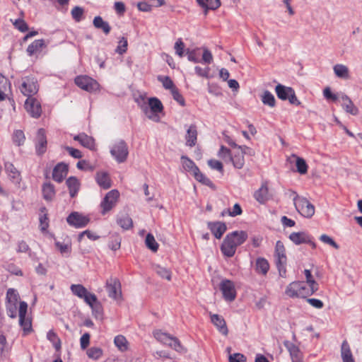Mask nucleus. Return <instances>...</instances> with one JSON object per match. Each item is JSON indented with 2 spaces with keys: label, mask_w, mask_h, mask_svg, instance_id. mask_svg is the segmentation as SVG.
Listing matches in <instances>:
<instances>
[{
  "label": "nucleus",
  "mask_w": 362,
  "mask_h": 362,
  "mask_svg": "<svg viewBox=\"0 0 362 362\" xmlns=\"http://www.w3.org/2000/svg\"><path fill=\"white\" fill-rule=\"evenodd\" d=\"M119 192L116 189H112L107 193L103 200L100 204V206L103 209L102 214H105L110 210H111L119 198Z\"/></svg>",
  "instance_id": "10"
},
{
  "label": "nucleus",
  "mask_w": 362,
  "mask_h": 362,
  "mask_svg": "<svg viewBox=\"0 0 362 362\" xmlns=\"http://www.w3.org/2000/svg\"><path fill=\"white\" fill-rule=\"evenodd\" d=\"M229 362H246V357L239 353L230 354L228 358Z\"/></svg>",
  "instance_id": "63"
},
{
  "label": "nucleus",
  "mask_w": 362,
  "mask_h": 362,
  "mask_svg": "<svg viewBox=\"0 0 362 362\" xmlns=\"http://www.w3.org/2000/svg\"><path fill=\"white\" fill-rule=\"evenodd\" d=\"M32 318H19V325L23 328L25 334L32 331Z\"/></svg>",
  "instance_id": "53"
},
{
  "label": "nucleus",
  "mask_w": 362,
  "mask_h": 362,
  "mask_svg": "<svg viewBox=\"0 0 362 362\" xmlns=\"http://www.w3.org/2000/svg\"><path fill=\"white\" fill-rule=\"evenodd\" d=\"M269 269L268 261L262 257H259L256 260L255 270L257 273L265 275Z\"/></svg>",
  "instance_id": "39"
},
{
  "label": "nucleus",
  "mask_w": 362,
  "mask_h": 362,
  "mask_svg": "<svg viewBox=\"0 0 362 362\" xmlns=\"http://www.w3.org/2000/svg\"><path fill=\"white\" fill-rule=\"evenodd\" d=\"M66 221L70 226L83 228L88 223L89 218L78 212H72L66 218Z\"/></svg>",
  "instance_id": "13"
},
{
  "label": "nucleus",
  "mask_w": 362,
  "mask_h": 362,
  "mask_svg": "<svg viewBox=\"0 0 362 362\" xmlns=\"http://www.w3.org/2000/svg\"><path fill=\"white\" fill-rule=\"evenodd\" d=\"M198 49L190 50L187 49L186 50V54L187 55V59L189 61L192 62L194 63H198L199 62V56L197 54V51Z\"/></svg>",
  "instance_id": "60"
},
{
  "label": "nucleus",
  "mask_w": 362,
  "mask_h": 362,
  "mask_svg": "<svg viewBox=\"0 0 362 362\" xmlns=\"http://www.w3.org/2000/svg\"><path fill=\"white\" fill-rule=\"evenodd\" d=\"M127 46H128V42H127V38L124 37H122L119 40V41L118 42V45H117L115 51H116V52H117L119 54H123L124 53H125L127 52Z\"/></svg>",
  "instance_id": "57"
},
{
  "label": "nucleus",
  "mask_w": 362,
  "mask_h": 362,
  "mask_svg": "<svg viewBox=\"0 0 362 362\" xmlns=\"http://www.w3.org/2000/svg\"><path fill=\"white\" fill-rule=\"evenodd\" d=\"M110 154L117 163H124L129 156L127 143L122 139L117 141L110 148Z\"/></svg>",
  "instance_id": "5"
},
{
  "label": "nucleus",
  "mask_w": 362,
  "mask_h": 362,
  "mask_svg": "<svg viewBox=\"0 0 362 362\" xmlns=\"http://www.w3.org/2000/svg\"><path fill=\"white\" fill-rule=\"evenodd\" d=\"M105 288L110 298L115 300L117 303H120L122 301V295L121 284L117 278L110 276L107 279L105 284Z\"/></svg>",
  "instance_id": "6"
},
{
  "label": "nucleus",
  "mask_w": 362,
  "mask_h": 362,
  "mask_svg": "<svg viewBox=\"0 0 362 362\" xmlns=\"http://www.w3.org/2000/svg\"><path fill=\"white\" fill-rule=\"evenodd\" d=\"M292 88L286 87L281 84H278L275 88V91L277 97L282 100H286L289 96L290 92H291Z\"/></svg>",
  "instance_id": "41"
},
{
  "label": "nucleus",
  "mask_w": 362,
  "mask_h": 362,
  "mask_svg": "<svg viewBox=\"0 0 362 362\" xmlns=\"http://www.w3.org/2000/svg\"><path fill=\"white\" fill-rule=\"evenodd\" d=\"M46 46L47 45L44 40H35L28 45L26 52L28 56L31 57L33 54L41 52L43 48L46 47Z\"/></svg>",
  "instance_id": "23"
},
{
  "label": "nucleus",
  "mask_w": 362,
  "mask_h": 362,
  "mask_svg": "<svg viewBox=\"0 0 362 362\" xmlns=\"http://www.w3.org/2000/svg\"><path fill=\"white\" fill-rule=\"evenodd\" d=\"M181 161L182 167L185 169V170L190 173L192 175L194 173V172L198 171L199 168L196 165L194 162L192 160L189 159L188 157L185 156H182Z\"/></svg>",
  "instance_id": "36"
},
{
  "label": "nucleus",
  "mask_w": 362,
  "mask_h": 362,
  "mask_svg": "<svg viewBox=\"0 0 362 362\" xmlns=\"http://www.w3.org/2000/svg\"><path fill=\"white\" fill-rule=\"evenodd\" d=\"M274 258L279 275L282 277H286L287 258L284 245L280 240H278L276 243Z\"/></svg>",
  "instance_id": "4"
},
{
  "label": "nucleus",
  "mask_w": 362,
  "mask_h": 362,
  "mask_svg": "<svg viewBox=\"0 0 362 362\" xmlns=\"http://www.w3.org/2000/svg\"><path fill=\"white\" fill-rule=\"evenodd\" d=\"M207 225L209 229L217 239H220L227 229L226 223L220 221L209 222Z\"/></svg>",
  "instance_id": "17"
},
{
  "label": "nucleus",
  "mask_w": 362,
  "mask_h": 362,
  "mask_svg": "<svg viewBox=\"0 0 362 362\" xmlns=\"http://www.w3.org/2000/svg\"><path fill=\"white\" fill-rule=\"evenodd\" d=\"M232 154L233 151L224 146H221L218 152V156L226 163H230L232 160Z\"/></svg>",
  "instance_id": "43"
},
{
  "label": "nucleus",
  "mask_w": 362,
  "mask_h": 362,
  "mask_svg": "<svg viewBox=\"0 0 362 362\" xmlns=\"http://www.w3.org/2000/svg\"><path fill=\"white\" fill-rule=\"evenodd\" d=\"M75 83L81 89L93 93L99 90L100 85L91 77L88 76H78L75 78Z\"/></svg>",
  "instance_id": "8"
},
{
  "label": "nucleus",
  "mask_w": 362,
  "mask_h": 362,
  "mask_svg": "<svg viewBox=\"0 0 362 362\" xmlns=\"http://www.w3.org/2000/svg\"><path fill=\"white\" fill-rule=\"evenodd\" d=\"M10 348L8 346L6 336L0 332V357L1 360L8 359Z\"/></svg>",
  "instance_id": "33"
},
{
  "label": "nucleus",
  "mask_w": 362,
  "mask_h": 362,
  "mask_svg": "<svg viewBox=\"0 0 362 362\" xmlns=\"http://www.w3.org/2000/svg\"><path fill=\"white\" fill-rule=\"evenodd\" d=\"M254 197L261 204H264L269 200V194L267 183H263L261 187L255 192Z\"/></svg>",
  "instance_id": "21"
},
{
  "label": "nucleus",
  "mask_w": 362,
  "mask_h": 362,
  "mask_svg": "<svg viewBox=\"0 0 362 362\" xmlns=\"http://www.w3.org/2000/svg\"><path fill=\"white\" fill-rule=\"evenodd\" d=\"M197 134L198 132L197 126L195 124L189 125L185 134V144L189 147L194 146L197 144Z\"/></svg>",
  "instance_id": "19"
},
{
  "label": "nucleus",
  "mask_w": 362,
  "mask_h": 362,
  "mask_svg": "<svg viewBox=\"0 0 362 362\" xmlns=\"http://www.w3.org/2000/svg\"><path fill=\"white\" fill-rule=\"evenodd\" d=\"M192 175L198 182H199L206 186H209L211 188L214 187L213 182L207 177H206L203 173H202L199 168H198V171L194 172Z\"/></svg>",
  "instance_id": "44"
},
{
  "label": "nucleus",
  "mask_w": 362,
  "mask_h": 362,
  "mask_svg": "<svg viewBox=\"0 0 362 362\" xmlns=\"http://www.w3.org/2000/svg\"><path fill=\"white\" fill-rule=\"evenodd\" d=\"M47 138L45 136V131L43 129H40L37 131L36 139L35 149L38 155L43 154L47 150Z\"/></svg>",
  "instance_id": "15"
},
{
  "label": "nucleus",
  "mask_w": 362,
  "mask_h": 362,
  "mask_svg": "<svg viewBox=\"0 0 362 362\" xmlns=\"http://www.w3.org/2000/svg\"><path fill=\"white\" fill-rule=\"evenodd\" d=\"M220 290L222 292L223 298L228 302L235 300L236 291L234 284L228 279L223 280L220 284Z\"/></svg>",
  "instance_id": "11"
},
{
  "label": "nucleus",
  "mask_w": 362,
  "mask_h": 362,
  "mask_svg": "<svg viewBox=\"0 0 362 362\" xmlns=\"http://www.w3.org/2000/svg\"><path fill=\"white\" fill-rule=\"evenodd\" d=\"M142 110L148 119L154 122H158L160 117L158 114L163 111V106L160 100L157 98H150L148 99V105L143 106Z\"/></svg>",
  "instance_id": "3"
},
{
  "label": "nucleus",
  "mask_w": 362,
  "mask_h": 362,
  "mask_svg": "<svg viewBox=\"0 0 362 362\" xmlns=\"http://www.w3.org/2000/svg\"><path fill=\"white\" fill-rule=\"evenodd\" d=\"M155 272L161 278L170 281L171 279V272L168 269L160 265L154 266Z\"/></svg>",
  "instance_id": "46"
},
{
  "label": "nucleus",
  "mask_w": 362,
  "mask_h": 362,
  "mask_svg": "<svg viewBox=\"0 0 362 362\" xmlns=\"http://www.w3.org/2000/svg\"><path fill=\"white\" fill-rule=\"evenodd\" d=\"M284 344L288 351L292 361H296L297 359L302 358V354L299 348L293 343L288 340H285L284 341Z\"/></svg>",
  "instance_id": "28"
},
{
  "label": "nucleus",
  "mask_w": 362,
  "mask_h": 362,
  "mask_svg": "<svg viewBox=\"0 0 362 362\" xmlns=\"http://www.w3.org/2000/svg\"><path fill=\"white\" fill-rule=\"evenodd\" d=\"M289 239L295 245H300L310 242V236L305 231L291 233L289 235Z\"/></svg>",
  "instance_id": "20"
},
{
  "label": "nucleus",
  "mask_w": 362,
  "mask_h": 362,
  "mask_svg": "<svg viewBox=\"0 0 362 362\" xmlns=\"http://www.w3.org/2000/svg\"><path fill=\"white\" fill-rule=\"evenodd\" d=\"M42 197L47 202H51L55 197L56 192L54 185L51 182H45L42 187Z\"/></svg>",
  "instance_id": "25"
},
{
  "label": "nucleus",
  "mask_w": 362,
  "mask_h": 362,
  "mask_svg": "<svg viewBox=\"0 0 362 362\" xmlns=\"http://www.w3.org/2000/svg\"><path fill=\"white\" fill-rule=\"evenodd\" d=\"M211 320L221 334L228 335V329L224 318H211Z\"/></svg>",
  "instance_id": "37"
},
{
  "label": "nucleus",
  "mask_w": 362,
  "mask_h": 362,
  "mask_svg": "<svg viewBox=\"0 0 362 362\" xmlns=\"http://www.w3.org/2000/svg\"><path fill=\"white\" fill-rule=\"evenodd\" d=\"M71 16L76 22H80L82 20L84 10L80 6H75L71 10Z\"/></svg>",
  "instance_id": "56"
},
{
  "label": "nucleus",
  "mask_w": 362,
  "mask_h": 362,
  "mask_svg": "<svg viewBox=\"0 0 362 362\" xmlns=\"http://www.w3.org/2000/svg\"><path fill=\"white\" fill-rule=\"evenodd\" d=\"M333 71L337 77L347 80L350 78L348 66L342 64H337L333 66Z\"/></svg>",
  "instance_id": "27"
},
{
  "label": "nucleus",
  "mask_w": 362,
  "mask_h": 362,
  "mask_svg": "<svg viewBox=\"0 0 362 362\" xmlns=\"http://www.w3.org/2000/svg\"><path fill=\"white\" fill-rule=\"evenodd\" d=\"M47 338L50 341L57 351L61 349V340L53 330L47 332Z\"/></svg>",
  "instance_id": "47"
},
{
  "label": "nucleus",
  "mask_w": 362,
  "mask_h": 362,
  "mask_svg": "<svg viewBox=\"0 0 362 362\" xmlns=\"http://www.w3.org/2000/svg\"><path fill=\"white\" fill-rule=\"evenodd\" d=\"M198 4L204 8V15L207 14L208 10H216L221 6L220 0H197Z\"/></svg>",
  "instance_id": "26"
},
{
  "label": "nucleus",
  "mask_w": 362,
  "mask_h": 362,
  "mask_svg": "<svg viewBox=\"0 0 362 362\" xmlns=\"http://www.w3.org/2000/svg\"><path fill=\"white\" fill-rule=\"evenodd\" d=\"M340 98L342 100L341 106L344 110L352 115H356L358 114V109L353 103L350 98L344 93H341Z\"/></svg>",
  "instance_id": "18"
},
{
  "label": "nucleus",
  "mask_w": 362,
  "mask_h": 362,
  "mask_svg": "<svg viewBox=\"0 0 362 362\" xmlns=\"http://www.w3.org/2000/svg\"><path fill=\"white\" fill-rule=\"evenodd\" d=\"M320 240L324 243L328 244L335 249H339V245L329 236L327 235L323 234L320 237Z\"/></svg>",
  "instance_id": "61"
},
{
  "label": "nucleus",
  "mask_w": 362,
  "mask_h": 362,
  "mask_svg": "<svg viewBox=\"0 0 362 362\" xmlns=\"http://www.w3.org/2000/svg\"><path fill=\"white\" fill-rule=\"evenodd\" d=\"M230 163H233L235 168L241 169L243 167L245 164L244 156L243 154L242 150H240L238 147V149H234L233 151L232 160Z\"/></svg>",
  "instance_id": "24"
},
{
  "label": "nucleus",
  "mask_w": 362,
  "mask_h": 362,
  "mask_svg": "<svg viewBox=\"0 0 362 362\" xmlns=\"http://www.w3.org/2000/svg\"><path fill=\"white\" fill-rule=\"evenodd\" d=\"M21 92L28 98L33 97L38 91L39 86L37 79L33 76H25L22 78L19 86Z\"/></svg>",
  "instance_id": "7"
},
{
  "label": "nucleus",
  "mask_w": 362,
  "mask_h": 362,
  "mask_svg": "<svg viewBox=\"0 0 362 362\" xmlns=\"http://www.w3.org/2000/svg\"><path fill=\"white\" fill-rule=\"evenodd\" d=\"M293 203L298 213L305 218H311L315 214V206L306 198L293 192Z\"/></svg>",
  "instance_id": "2"
},
{
  "label": "nucleus",
  "mask_w": 362,
  "mask_h": 362,
  "mask_svg": "<svg viewBox=\"0 0 362 362\" xmlns=\"http://www.w3.org/2000/svg\"><path fill=\"white\" fill-rule=\"evenodd\" d=\"M145 243L146 247L153 252H156L158 249V244L156 241L154 236L151 233L147 234L145 239Z\"/></svg>",
  "instance_id": "48"
},
{
  "label": "nucleus",
  "mask_w": 362,
  "mask_h": 362,
  "mask_svg": "<svg viewBox=\"0 0 362 362\" xmlns=\"http://www.w3.org/2000/svg\"><path fill=\"white\" fill-rule=\"evenodd\" d=\"M185 44L181 39H178L175 44V53L180 57L184 54Z\"/></svg>",
  "instance_id": "62"
},
{
  "label": "nucleus",
  "mask_w": 362,
  "mask_h": 362,
  "mask_svg": "<svg viewBox=\"0 0 362 362\" xmlns=\"http://www.w3.org/2000/svg\"><path fill=\"white\" fill-rule=\"evenodd\" d=\"M300 281H293L286 288V294L291 298L299 297Z\"/></svg>",
  "instance_id": "40"
},
{
  "label": "nucleus",
  "mask_w": 362,
  "mask_h": 362,
  "mask_svg": "<svg viewBox=\"0 0 362 362\" xmlns=\"http://www.w3.org/2000/svg\"><path fill=\"white\" fill-rule=\"evenodd\" d=\"M247 238V234L243 230H236L228 233L221 245L222 253L228 257H233L235 253L237 247L242 245Z\"/></svg>",
  "instance_id": "1"
},
{
  "label": "nucleus",
  "mask_w": 362,
  "mask_h": 362,
  "mask_svg": "<svg viewBox=\"0 0 362 362\" xmlns=\"http://www.w3.org/2000/svg\"><path fill=\"white\" fill-rule=\"evenodd\" d=\"M88 356L93 360L99 359L103 355V350L99 347H90L86 352Z\"/></svg>",
  "instance_id": "51"
},
{
  "label": "nucleus",
  "mask_w": 362,
  "mask_h": 362,
  "mask_svg": "<svg viewBox=\"0 0 362 362\" xmlns=\"http://www.w3.org/2000/svg\"><path fill=\"white\" fill-rule=\"evenodd\" d=\"M341 356L343 362H355L350 346L346 340L344 341L341 344Z\"/></svg>",
  "instance_id": "32"
},
{
  "label": "nucleus",
  "mask_w": 362,
  "mask_h": 362,
  "mask_svg": "<svg viewBox=\"0 0 362 362\" xmlns=\"http://www.w3.org/2000/svg\"><path fill=\"white\" fill-rule=\"evenodd\" d=\"M93 24L95 28L101 29L105 35H108L111 30L109 23L103 21L100 16H95L93 21Z\"/></svg>",
  "instance_id": "34"
},
{
  "label": "nucleus",
  "mask_w": 362,
  "mask_h": 362,
  "mask_svg": "<svg viewBox=\"0 0 362 362\" xmlns=\"http://www.w3.org/2000/svg\"><path fill=\"white\" fill-rule=\"evenodd\" d=\"M323 95L327 100L336 101L339 98L337 94L332 93L329 87H327L323 90Z\"/></svg>",
  "instance_id": "64"
},
{
  "label": "nucleus",
  "mask_w": 362,
  "mask_h": 362,
  "mask_svg": "<svg viewBox=\"0 0 362 362\" xmlns=\"http://www.w3.org/2000/svg\"><path fill=\"white\" fill-rule=\"evenodd\" d=\"M208 165L214 170H216L218 172L223 173V166L221 162L217 160L211 159L208 160Z\"/></svg>",
  "instance_id": "58"
},
{
  "label": "nucleus",
  "mask_w": 362,
  "mask_h": 362,
  "mask_svg": "<svg viewBox=\"0 0 362 362\" xmlns=\"http://www.w3.org/2000/svg\"><path fill=\"white\" fill-rule=\"evenodd\" d=\"M117 223L124 230L130 229L133 226L132 219L127 215L119 218Z\"/></svg>",
  "instance_id": "49"
},
{
  "label": "nucleus",
  "mask_w": 362,
  "mask_h": 362,
  "mask_svg": "<svg viewBox=\"0 0 362 362\" xmlns=\"http://www.w3.org/2000/svg\"><path fill=\"white\" fill-rule=\"evenodd\" d=\"M66 186L69 189V194L71 197H75L80 189L79 180L74 176L69 177L66 181Z\"/></svg>",
  "instance_id": "22"
},
{
  "label": "nucleus",
  "mask_w": 362,
  "mask_h": 362,
  "mask_svg": "<svg viewBox=\"0 0 362 362\" xmlns=\"http://www.w3.org/2000/svg\"><path fill=\"white\" fill-rule=\"evenodd\" d=\"M154 337L160 342L170 346V344L172 342L173 337L170 334L163 332L160 330H155L153 332Z\"/></svg>",
  "instance_id": "42"
},
{
  "label": "nucleus",
  "mask_w": 362,
  "mask_h": 362,
  "mask_svg": "<svg viewBox=\"0 0 362 362\" xmlns=\"http://www.w3.org/2000/svg\"><path fill=\"white\" fill-rule=\"evenodd\" d=\"M75 141H78L83 146L92 149L94 148V139L86 134H79L74 137Z\"/></svg>",
  "instance_id": "29"
},
{
  "label": "nucleus",
  "mask_w": 362,
  "mask_h": 362,
  "mask_svg": "<svg viewBox=\"0 0 362 362\" xmlns=\"http://www.w3.org/2000/svg\"><path fill=\"white\" fill-rule=\"evenodd\" d=\"M95 180L98 185L105 189H109L111 187V180L107 173H98L95 176Z\"/></svg>",
  "instance_id": "30"
},
{
  "label": "nucleus",
  "mask_w": 362,
  "mask_h": 362,
  "mask_svg": "<svg viewBox=\"0 0 362 362\" xmlns=\"http://www.w3.org/2000/svg\"><path fill=\"white\" fill-rule=\"evenodd\" d=\"M20 298L18 292L14 288H8L6 296V309L10 313L9 317H16L17 303Z\"/></svg>",
  "instance_id": "9"
},
{
  "label": "nucleus",
  "mask_w": 362,
  "mask_h": 362,
  "mask_svg": "<svg viewBox=\"0 0 362 362\" xmlns=\"http://www.w3.org/2000/svg\"><path fill=\"white\" fill-rule=\"evenodd\" d=\"M291 158H294L296 160V165L297 168L298 173H299L301 175L307 173L308 167L305 160L303 158L298 157L296 154H292L291 156L289 158V160H291Z\"/></svg>",
  "instance_id": "35"
},
{
  "label": "nucleus",
  "mask_w": 362,
  "mask_h": 362,
  "mask_svg": "<svg viewBox=\"0 0 362 362\" xmlns=\"http://www.w3.org/2000/svg\"><path fill=\"white\" fill-rule=\"evenodd\" d=\"M300 290L298 293L300 298H306L308 296L313 295L315 291L318 290V288L310 286V284H308L305 281H300Z\"/></svg>",
  "instance_id": "31"
},
{
  "label": "nucleus",
  "mask_w": 362,
  "mask_h": 362,
  "mask_svg": "<svg viewBox=\"0 0 362 362\" xmlns=\"http://www.w3.org/2000/svg\"><path fill=\"white\" fill-rule=\"evenodd\" d=\"M171 94L173 97V99L176 100L180 105L185 106V101L182 95L179 93L178 89L177 88H173L171 90Z\"/></svg>",
  "instance_id": "59"
},
{
  "label": "nucleus",
  "mask_w": 362,
  "mask_h": 362,
  "mask_svg": "<svg viewBox=\"0 0 362 362\" xmlns=\"http://www.w3.org/2000/svg\"><path fill=\"white\" fill-rule=\"evenodd\" d=\"M121 245V238L118 235H112L110 237V240L108 243L109 247L114 251H116L120 248Z\"/></svg>",
  "instance_id": "52"
},
{
  "label": "nucleus",
  "mask_w": 362,
  "mask_h": 362,
  "mask_svg": "<svg viewBox=\"0 0 362 362\" xmlns=\"http://www.w3.org/2000/svg\"><path fill=\"white\" fill-rule=\"evenodd\" d=\"M25 139V137L22 130H16L14 132L13 135V141L16 145L21 146L23 144Z\"/></svg>",
  "instance_id": "55"
},
{
  "label": "nucleus",
  "mask_w": 362,
  "mask_h": 362,
  "mask_svg": "<svg viewBox=\"0 0 362 362\" xmlns=\"http://www.w3.org/2000/svg\"><path fill=\"white\" fill-rule=\"evenodd\" d=\"M71 292L80 298L88 294V290L81 284H72L70 287Z\"/></svg>",
  "instance_id": "45"
},
{
  "label": "nucleus",
  "mask_w": 362,
  "mask_h": 362,
  "mask_svg": "<svg viewBox=\"0 0 362 362\" xmlns=\"http://www.w3.org/2000/svg\"><path fill=\"white\" fill-rule=\"evenodd\" d=\"M4 169L10 180L14 184L19 185L22 179L21 175L14 165L11 162H5Z\"/></svg>",
  "instance_id": "14"
},
{
  "label": "nucleus",
  "mask_w": 362,
  "mask_h": 362,
  "mask_svg": "<svg viewBox=\"0 0 362 362\" xmlns=\"http://www.w3.org/2000/svg\"><path fill=\"white\" fill-rule=\"evenodd\" d=\"M25 108L30 115L38 118L42 113L40 103L35 98H28L25 102Z\"/></svg>",
  "instance_id": "12"
},
{
  "label": "nucleus",
  "mask_w": 362,
  "mask_h": 362,
  "mask_svg": "<svg viewBox=\"0 0 362 362\" xmlns=\"http://www.w3.org/2000/svg\"><path fill=\"white\" fill-rule=\"evenodd\" d=\"M68 173L67 165L61 163L57 164L53 169L52 178L57 182H62Z\"/></svg>",
  "instance_id": "16"
},
{
  "label": "nucleus",
  "mask_w": 362,
  "mask_h": 362,
  "mask_svg": "<svg viewBox=\"0 0 362 362\" xmlns=\"http://www.w3.org/2000/svg\"><path fill=\"white\" fill-rule=\"evenodd\" d=\"M260 98L264 105L269 106V107H274L276 106L274 95L269 90H264Z\"/></svg>",
  "instance_id": "38"
},
{
  "label": "nucleus",
  "mask_w": 362,
  "mask_h": 362,
  "mask_svg": "<svg viewBox=\"0 0 362 362\" xmlns=\"http://www.w3.org/2000/svg\"><path fill=\"white\" fill-rule=\"evenodd\" d=\"M114 343L115 346L121 351H125L127 350V341L126 338L122 335H118L115 337Z\"/></svg>",
  "instance_id": "50"
},
{
  "label": "nucleus",
  "mask_w": 362,
  "mask_h": 362,
  "mask_svg": "<svg viewBox=\"0 0 362 362\" xmlns=\"http://www.w3.org/2000/svg\"><path fill=\"white\" fill-rule=\"evenodd\" d=\"M158 80L162 83L163 86L165 89L170 90V91L173 90V88H175L176 87L174 86V83L171 78L169 76H159L158 77Z\"/></svg>",
  "instance_id": "54"
}]
</instances>
